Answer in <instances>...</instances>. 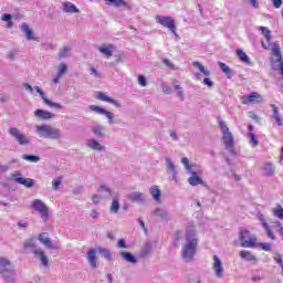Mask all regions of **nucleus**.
Returning <instances> with one entry per match:
<instances>
[{
    "label": "nucleus",
    "mask_w": 283,
    "mask_h": 283,
    "mask_svg": "<svg viewBox=\"0 0 283 283\" xmlns=\"http://www.w3.org/2000/svg\"><path fill=\"white\" fill-rule=\"evenodd\" d=\"M239 255L242 260H247V262H258V256H255L251 251H240Z\"/></svg>",
    "instance_id": "obj_30"
},
{
    "label": "nucleus",
    "mask_w": 283,
    "mask_h": 283,
    "mask_svg": "<svg viewBox=\"0 0 283 283\" xmlns=\"http://www.w3.org/2000/svg\"><path fill=\"white\" fill-rule=\"evenodd\" d=\"M34 129H35V134L40 138H49V140H60L62 136L61 129L52 127L51 125H48V124L35 125Z\"/></svg>",
    "instance_id": "obj_3"
},
{
    "label": "nucleus",
    "mask_w": 283,
    "mask_h": 283,
    "mask_svg": "<svg viewBox=\"0 0 283 283\" xmlns=\"http://www.w3.org/2000/svg\"><path fill=\"white\" fill-rule=\"evenodd\" d=\"M272 3L274 8L280 9L283 6V0H272Z\"/></svg>",
    "instance_id": "obj_58"
},
{
    "label": "nucleus",
    "mask_w": 283,
    "mask_h": 283,
    "mask_svg": "<svg viewBox=\"0 0 283 283\" xmlns=\"http://www.w3.org/2000/svg\"><path fill=\"white\" fill-rule=\"evenodd\" d=\"M192 66L195 67V70L199 71L197 73H193L192 75V78H195V81H202V76H209V70H207L205 65H202L200 62H193Z\"/></svg>",
    "instance_id": "obj_12"
},
{
    "label": "nucleus",
    "mask_w": 283,
    "mask_h": 283,
    "mask_svg": "<svg viewBox=\"0 0 283 283\" xmlns=\"http://www.w3.org/2000/svg\"><path fill=\"white\" fill-rule=\"evenodd\" d=\"M98 216H99L98 211L92 210V212H91V218H93L94 220H96V218H98Z\"/></svg>",
    "instance_id": "obj_62"
},
{
    "label": "nucleus",
    "mask_w": 283,
    "mask_h": 283,
    "mask_svg": "<svg viewBox=\"0 0 283 283\" xmlns=\"http://www.w3.org/2000/svg\"><path fill=\"white\" fill-rule=\"evenodd\" d=\"M163 92H164L165 94H171L172 88H171V86H169V85H167V84H164V86H163Z\"/></svg>",
    "instance_id": "obj_59"
},
{
    "label": "nucleus",
    "mask_w": 283,
    "mask_h": 283,
    "mask_svg": "<svg viewBox=\"0 0 283 283\" xmlns=\"http://www.w3.org/2000/svg\"><path fill=\"white\" fill-rule=\"evenodd\" d=\"M260 30H261L263 36H265V41H268V43H269L271 41V31L266 27H260Z\"/></svg>",
    "instance_id": "obj_48"
},
{
    "label": "nucleus",
    "mask_w": 283,
    "mask_h": 283,
    "mask_svg": "<svg viewBox=\"0 0 283 283\" xmlns=\"http://www.w3.org/2000/svg\"><path fill=\"white\" fill-rule=\"evenodd\" d=\"M101 200H105L102 196H101V193H95V195H93V197H92V202H93V205H101Z\"/></svg>",
    "instance_id": "obj_52"
},
{
    "label": "nucleus",
    "mask_w": 283,
    "mask_h": 283,
    "mask_svg": "<svg viewBox=\"0 0 283 283\" xmlns=\"http://www.w3.org/2000/svg\"><path fill=\"white\" fill-rule=\"evenodd\" d=\"M155 21L156 23H159V25H163V28H167L172 34H177L176 20H174L171 17L157 14L155 15Z\"/></svg>",
    "instance_id": "obj_6"
},
{
    "label": "nucleus",
    "mask_w": 283,
    "mask_h": 283,
    "mask_svg": "<svg viewBox=\"0 0 283 283\" xmlns=\"http://www.w3.org/2000/svg\"><path fill=\"white\" fill-rule=\"evenodd\" d=\"M24 249H29L34 254V251H39L40 249L36 248V240L29 239L24 242Z\"/></svg>",
    "instance_id": "obj_36"
},
{
    "label": "nucleus",
    "mask_w": 283,
    "mask_h": 283,
    "mask_svg": "<svg viewBox=\"0 0 283 283\" xmlns=\"http://www.w3.org/2000/svg\"><path fill=\"white\" fill-rule=\"evenodd\" d=\"M117 247H118L119 249H127V244L125 243V240H123V239H119V240H118Z\"/></svg>",
    "instance_id": "obj_60"
},
{
    "label": "nucleus",
    "mask_w": 283,
    "mask_h": 283,
    "mask_svg": "<svg viewBox=\"0 0 283 283\" xmlns=\"http://www.w3.org/2000/svg\"><path fill=\"white\" fill-rule=\"evenodd\" d=\"M97 193L104 199L107 200V198H112L114 196V191L112 188L107 187V185L102 184L99 188L97 189Z\"/></svg>",
    "instance_id": "obj_20"
},
{
    "label": "nucleus",
    "mask_w": 283,
    "mask_h": 283,
    "mask_svg": "<svg viewBox=\"0 0 283 283\" xmlns=\"http://www.w3.org/2000/svg\"><path fill=\"white\" fill-rule=\"evenodd\" d=\"M260 249H262V251H271L272 245L271 243L268 242H263V243H259Z\"/></svg>",
    "instance_id": "obj_55"
},
{
    "label": "nucleus",
    "mask_w": 283,
    "mask_h": 283,
    "mask_svg": "<svg viewBox=\"0 0 283 283\" xmlns=\"http://www.w3.org/2000/svg\"><path fill=\"white\" fill-rule=\"evenodd\" d=\"M38 240L39 242H41V244L46 247V249H52L53 251L59 250V245H56V243L50 240L49 234L45 232L40 233Z\"/></svg>",
    "instance_id": "obj_13"
},
{
    "label": "nucleus",
    "mask_w": 283,
    "mask_h": 283,
    "mask_svg": "<svg viewBox=\"0 0 283 283\" xmlns=\"http://www.w3.org/2000/svg\"><path fill=\"white\" fill-rule=\"evenodd\" d=\"M175 92H177V96L180 98V101H185V92L182 91V86L179 84H176L175 86Z\"/></svg>",
    "instance_id": "obj_50"
},
{
    "label": "nucleus",
    "mask_w": 283,
    "mask_h": 283,
    "mask_svg": "<svg viewBox=\"0 0 283 283\" xmlns=\"http://www.w3.org/2000/svg\"><path fill=\"white\" fill-rule=\"evenodd\" d=\"M153 216H155L157 220H161L163 222H167V220H169V212L165 208H156L153 211Z\"/></svg>",
    "instance_id": "obj_18"
},
{
    "label": "nucleus",
    "mask_w": 283,
    "mask_h": 283,
    "mask_svg": "<svg viewBox=\"0 0 283 283\" xmlns=\"http://www.w3.org/2000/svg\"><path fill=\"white\" fill-rule=\"evenodd\" d=\"M63 182V177H57L55 179L52 180V189H54V191H56L59 189V187H61Z\"/></svg>",
    "instance_id": "obj_49"
},
{
    "label": "nucleus",
    "mask_w": 283,
    "mask_h": 283,
    "mask_svg": "<svg viewBox=\"0 0 283 283\" xmlns=\"http://www.w3.org/2000/svg\"><path fill=\"white\" fill-rule=\"evenodd\" d=\"M273 214L280 220H283V208L274 209Z\"/></svg>",
    "instance_id": "obj_54"
},
{
    "label": "nucleus",
    "mask_w": 283,
    "mask_h": 283,
    "mask_svg": "<svg viewBox=\"0 0 283 283\" xmlns=\"http://www.w3.org/2000/svg\"><path fill=\"white\" fill-rule=\"evenodd\" d=\"M120 256L126 260V262H129L130 264H137L138 260H136V256L133 255L129 252H120Z\"/></svg>",
    "instance_id": "obj_38"
},
{
    "label": "nucleus",
    "mask_w": 283,
    "mask_h": 283,
    "mask_svg": "<svg viewBox=\"0 0 283 283\" xmlns=\"http://www.w3.org/2000/svg\"><path fill=\"white\" fill-rule=\"evenodd\" d=\"M249 138H250V145L252 147H258V145H260V140H258V137H255V134L253 133H249Z\"/></svg>",
    "instance_id": "obj_46"
},
{
    "label": "nucleus",
    "mask_w": 283,
    "mask_h": 283,
    "mask_svg": "<svg viewBox=\"0 0 283 283\" xmlns=\"http://www.w3.org/2000/svg\"><path fill=\"white\" fill-rule=\"evenodd\" d=\"M31 207L33 210L39 213L41 217V220L45 223L48 220H50V208L43 202L41 199H35L31 202Z\"/></svg>",
    "instance_id": "obj_4"
},
{
    "label": "nucleus",
    "mask_w": 283,
    "mask_h": 283,
    "mask_svg": "<svg viewBox=\"0 0 283 283\" xmlns=\"http://www.w3.org/2000/svg\"><path fill=\"white\" fill-rule=\"evenodd\" d=\"M115 46L113 44H102L98 48V52L106 56V59H109L114 54Z\"/></svg>",
    "instance_id": "obj_22"
},
{
    "label": "nucleus",
    "mask_w": 283,
    "mask_h": 283,
    "mask_svg": "<svg viewBox=\"0 0 283 283\" xmlns=\"http://www.w3.org/2000/svg\"><path fill=\"white\" fill-rule=\"evenodd\" d=\"M203 85H208V87H212L213 86V82H211L209 80V77H206V78H203Z\"/></svg>",
    "instance_id": "obj_61"
},
{
    "label": "nucleus",
    "mask_w": 283,
    "mask_h": 283,
    "mask_svg": "<svg viewBox=\"0 0 283 283\" xmlns=\"http://www.w3.org/2000/svg\"><path fill=\"white\" fill-rule=\"evenodd\" d=\"M218 65H219L221 72H223V74H226L227 78L233 77V71H231V67H229V65H227L223 62H218Z\"/></svg>",
    "instance_id": "obj_35"
},
{
    "label": "nucleus",
    "mask_w": 283,
    "mask_h": 283,
    "mask_svg": "<svg viewBox=\"0 0 283 283\" xmlns=\"http://www.w3.org/2000/svg\"><path fill=\"white\" fill-rule=\"evenodd\" d=\"M23 160H28L29 163H39L41 160V157L35 155H22Z\"/></svg>",
    "instance_id": "obj_45"
},
{
    "label": "nucleus",
    "mask_w": 283,
    "mask_h": 283,
    "mask_svg": "<svg viewBox=\"0 0 283 283\" xmlns=\"http://www.w3.org/2000/svg\"><path fill=\"white\" fill-rule=\"evenodd\" d=\"M138 85H140V87H147V77H145V75L138 76Z\"/></svg>",
    "instance_id": "obj_53"
},
{
    "label": "nucleus",
    "mask_w": 283,
    "mask_h": 283,
    "mask_svg": "<svg viewBox=\"0 0 283 283\" xmlns=\"http://www.w3.org/2000/svg\"><path fill=\"white\" fill-rule=\"evenodd\" d=\"M18 227H20V229H25L28 227V222L20 221V222H18Z\"/></svg>",
    "instance_id": "obj_63"
},
{
    "label": "nucleus",
    "mask_w": 283,
    "mask_h": 283,
    "mask_svg": "<svg viewBox=\"0 0 283 283\" xmlns=\"http://www.w3.org/2000/svg\"><path fill=\"white\" fill-rule=\"evenodd\" d=\"M239 241L243 249H253V247H255V242H258V238L251 234L249 230L243 229L239 233Z\"/></svg>",
    "instance_id": "obj_5"
},
{
    "label": "nucleus",
    "mask_w": 283,
    "mask_h": 283,
    "mask_svg": "<svg viewBox=\"0 0 283 283\" xmlns=\"http://www.w3.org/2000/svg\"><path fill=\"white\" fill-rule=\"evenodd\" d=\"M237 54H238L240 61H242V63H247V65H249V63H250L249 55H247V53H244V51L238 49Z\"/></svg>",
    "instance_id": "obj_42"
},
{
    "label": "nucleus",
    "mask_w": 283,
    "mask_h": 283,
    "mask_svg": "<svg viewBox=\"0 0 283 283\" xmlns=\"http://www.w3.org/2000/svg\"><path fill=\"white\" fill-rule=\"evenodd\" d=\"M198 251V239L196 238V231L187 229L186 231V243L181 250V258L185 262H191Z\"/></svg>",
    "instance_id": "obj_1"
},
{
    "label": "nucleus",
    "mask_w": 283,
    "mask_h": 283,
    "mask_svg": "<svg viewBox=\"0 0 283 283\" xmlns=\"http://www.w3.org/2000/svg\"><path fill=\"white\" fill-rule=\"evenodd\" d=\"M35 92L41 96L44 104L48 105L49 107H54L55 109H63V105H61L60 103L48 99V97L45 96V93L43 92V90H41V87L35 86Z\"/></svg>",
    "instance_id": "obj_15"
},
{
    "label": "nucleus",
    "mask_w": 283,
    "mask_h": 283,
    "mask_svg": "<svg viewBox=\"0 0 283 283\" xmlns=\"http://www.w3.org/2000/svg\"><path fill=\"white\" fill-rule=\"evenodd\" d=\"M213 262L214 275L219 280H222V277H224V266L222 265V261H220V258H218V255H214Z\"/></svg>",
    "instance_id": "obj_14"
},
{
    "label": "nucleus",
    "mask_w": 283,
    "mask_h": 283,
    "mask_svg": "<svg viewBox=\"0 0 283 283\" xmlns=\"http://www.w3.org/2000/svg\"><path fill=\"white\" fill-rule=\"evenodd\" d=\"M96 249H97V253H99V255H102L104 260H107V261L114 260V255L112 254V251H109V249L103 248V247H96Z\"/></svg>",
    "instance_id": "obj_28"
},
{
    "label": "nucleus",
    "mask_w": 283,
    "mask_h": 283,
    "mask_svg": "<svg viewBox=\"0 0 283 283\" xmlns=\"http://www.w3.org/2000/svg\"><path fill=\"white\" fill-rule=\"evenodd\" d=\"M1 21H6L7 28H12L13 23H12V14L10 13H4L1 17Z\"/></svg>",
    "instance_id": "obj_44"
},
{
    "label": "nucleus",
    "mask_w": 283,
    "mask_h": 283,
    "mask_svg": "<svg viewBox=\"0 0 283 283\" xmlns=\"http://www.w3.org/2000/svg\"><path fill=\"white\" fill-rule=\"evenodd\" d=\"M151 243L147 242L145 243V245L142 248L140 252H139V256L145 259V258H149V255H151Z\"/></svg>",
    "instance_id": "obj_32"
},
{
    "label": "nucleus",
    "mask_w": 283,
    "mask_h": 283,
    "mask_svg": "<svg viewBox=\"0 0 283 283\" xmlns=\"http://www.w3.org/2000/svg\"><path fill=\"white\" fill-rule=\"evenodd\" d=\"M127 198L132 201V202H137L138 205H140V202H145V193L143 192H130Z\"/></svg>",
    "instance_id": "obj_26"
},
{
    "label": "nucleus",
    "mask_w": 283,
    "mask_h": 283,
    "mask_svg": "<svg viewBox=\"0 0 283 283\" xmlns=\"http://www.w3.org/2000/svg\"><path fill=\"white\" fill-rule=\"evenodd\" d=\"M62 10L70 14H78L81 12L74 3L67 1L62 3Z\"/></svg>",
    "instance_id": "obj_24"
},
{
    "label": "nucleus",
    "mask_w": 283,
    "mask_h": 283,
    "mask_svg": "<svg viewBox=\"0 0 283 283\" xmlns=\"http://www.w3.org/2000/svg\"><path fill=\"white\" fill-rule=\"evenodd\" d=\"M6 283H14V276H4Z\"/></svg>",
    "instance_id": "obj_64"
},
{
    "label": "nucleus",
    "mask_w": 283,
    "mask_h": 283,
    "mask_svg": "<svg viewBox=\"0 0 283 283\" xmlns=\"http://www.w3.org/2000/svg\"><path fill=\"white\" fill-rule=\"evenodd\" d=\"M24 90H27V92H30V94H32L34 91L36 92V86L32 87V85L24 83L23 84Z\"/></svg>",
    "instance_id": "obj_57"
},
{
    "label": "nucleus",
    "mask_w": 283,
    "mask_h": 283,
    "mask_svg": "<svg viewBox=\"0 0 283 283\" xmlns=\"http://www.w3.org/2000/svg\"><path fill=\"white\" fill-rule=\"evenodd\" d=\"M262 170L265 176H273L275 174V167L271 163L264 164Z\"/></svg>",
    "instance_id": "obj_37"
},
{
    "label": "nucleus",
    "mask_w": 283,
    "mask_h": 283,
    "mask_svg": "<svg viewBox=\"0 0 283 283\" xmlns=\"http://www.w3.org/2000/svg\"><path fill=\"white\" fill-rule=\"evenodd\" d=\"M21 31L25 35L27 41H36V38L34 36V31L30 29V25L28 23H22Z\"/></svg>",
    "instance_id": "obj_23"
},
{
    "label": "nucleus",
    "mask_w": 283,
    "mask_h": 283,
    "mask_svg": "<svg viewBox=\"0 0 283 283\" xmlns=\"http://www.w3.org/2000/svg\"><path fill=\"white\" fill-rule=\"evenodd\" d=\"M97 253H98V251L96 248L90 249L86 252V259H87V262H88L91 269H96V266H97V263H96V254Z\"/></svg>",
    "instance_id": "obj_17"
},
{
    "label": "nucleus",
    "mask_w": 283,
    "mask_h": 283,
    "mask_svg": "<svg viewBox=\"0 0 283 283\" xmlns=\"http://www.w3.org/2000/svg\"><path fill=\"white\" fill-rule=\"evenodd\" d=\"M95 98H97V101H103V103H109L112 101V97L107 96L105 93H98Z\"/></svg>",
    "instance_id": "obj_47"
},
{
    "label": "nucleus",
    "mask_w": 283,
    "mask_h": 283,
    "mask_svg": "<svg viewBox=\"0 0 283 283\" xmlns=\"http://www.w3.org/2000/svg\"><path fill=\"white\" fill-rule=\"evenodd\" d=\"M88 108L92 111V112H95L96 114H99L102 116H106L107 119H108V123L109 125H113L114 124V113L101 107V106H97V105H90Z\"/></svg>",
    "instance_id": "obj_11"
},
{
    "label": "nucleus",
    "mask_w": 283,
    "mask_h": 283,
    "mask_svg": "<svg viewBox=\"0 0 283 283\" xmlns=\"http://www.w3.org/2000/svg\"><path fill=\"white\" fill-rule=\"evenodd\" d=\"M261 224L266 232L268 238H271V240H275V234H273V231H271V227H269V223H266V220H264V217H260Z\"/></svg>",
    "instance_id": "obj_33"
},
{
    "label": "nucleus",
    "mask_w": 283,
    "mask_h": 283,
    "mask_svg": "<svg viewBox=\"0 0 283 283\" xmlns=\"http://www.w3.org/2000/svg\"><path fill=\"white\" fill-rule=\"evenodd\" d=\"M9 134L19 143L20 145H30V138L25 136L19 128L17 127H11L9 128Z\"/></svg>",
    "instance_id": "obj_8"
},
{
    "label": "nucleus",
    "mask_w": 283,
    "mask_h": 283,
    "mask_svg": "<svg viewBox=\"0 0 283 283\" xmlns=\"http://www.w3.org/2000/svg\"><path fill=\"white\" fill-rule=\"evenodd\" d=\"M272 109H273L272 118H274L276 120L277 125L282 126L283 119H282V116H280V111H279L277 106H275L273 104Z\"/></svg>",
    "instance_id": "obj_40"
},
{
    "label": "nucleus",
    "mask_w": 283,
    "mask_h": 283,
    "mask_svg": "<svg viewBox=\"0 0 283 283\" xmlns=\"http://www.w3.org/2000/svg\"><path fill=\"white\" fill-rule=\"evenodd\" d=\"M71 48L65 45L60 50V59H67L70 56Z\"/></svg>",
    "instance_id": "obj_43"
},
{
    "label": "nucleus",
    "mask_w": 283,
    "mask_h": 283,
    "mask_svg": "<svg viewBox=\"0 0 283 283\" xmlns=\"http://www.w3.org/2000/svg\"><path fill=\"white\" fill-rule=\"evenodd\" d=\"M92 132L97 138H103L105 136V127L99 124L94 125Z\"/></svg>",
    "instance_id": "obj_34"
},
{
    "label": "nucleus",
    "mask_w": 283,
    "mask_h": 283,
    "mask_svg": "<svg viewBox=\"0 0 283 283\" xmlns=\"http://www.w3.org/2000/svg\"><path fill=\"white\" fill-rule=\"evenodd\" d=\"M273 260L276 262V264H280L282 266L283 261H282V254L281 253H275L273 256Z\"/></svg>",
    "instance_id": "obj_56"
},
{
    "label": "nucleus",
    "mask_w": 283,
    "mask_h": 283,
    "mask_svg": "<svg viewBox=\"0 0 283 283\" xmlns=\"http://www.w3.org/2000/svg\"><path fill=\"white\" fill-rule=\"evenodd\" d=\"M111 213H116L120 209V203L118 202V196L113 197V201L111 203Z\"/></svg>",
    "instance_id": "obj_41"
},
{
    "label": "nucleus",
    "mask_w": 283,
    "mask_h": 283,
    "mask_svg": "<svg viewBox=\"0 0 283 283\" xmlns=\"http://www.w3.org/2000/svg\"><path fill=\"white\" fill-rule=\"evenodd\" d=\"M149 193H150L151 198L155 200V202H160L161 191L158 186H151L149 188Z\"/></svg>",
    "instance_id": "obj_31"
},
{
    "label": "nucleus",
    "mask_w": 283,
    "mask_h": 283,
    "mask_svg": "<svg viewBox=\"0 0 283 283\" xmlns=\"http://www.w3.org/2000/svg\"><path fill=\"white\" fill-rule=\"evenodd\" d=\"M222 143L224 145V148L229 154H232V156H235L237 150H235V138L233 137V133H224L222 134Z\"/></svg>",
    "instance_id": "obj_7"
},
{
    "label": "nucleus",
    "mask_w": 283,
    "mask_h": 283,
    "mask_svg": "<svg viewBox=\"0 0 283 283\" xmlns=\"http://www.w3.org/2000/svg\"><path fill=\"white\" fill-rule=\"evenodd\" d=\"M33 255H35V258H38V260H40L42 266L48 268L49 260H48V255H45V252H43L41 249L34 250Z\"/></svg>",
    "instance_id": "obj_27"
},
{
    "label": "nucleus",
    "mask_w": 283,
    "mask_h": 283,
    "mask_svg": "<svg viewBox=\"0 0 283 283\" xmlns=\"http://www.w3.org/2000/svg\"><path fill=\"white\" fill-rule=\"evenodd\" d=\"M86 147H88V149H93V151H105V146L94 138L86 140Z\"/></svg>",
    "instance_id": "obj_19"
},
{
    "label": "nucleus",
    "mask_w": 283,
    "mask_h": 283,
    "mask_svg": "<svg viewBox=\"0 0 283 283\" xmlns=\"http://www.w3.org/2000/svg\"><path fill=\"white\" fill-rule=\"evenodd\" d=\"M35 118H39L40 120H51V118H54L53 113H50L45 109L38 108L34 112Z\"/></svg>",
    "instance_id": "obj_21"
},
{
    "label": "nucleus",
    "mask_w": 283,
    "mask_h": 283,
    "mask_svg": "<svg viewBox=\"0 0 283 283\" xmlns=\"http://www.w3.org/2000/svg\"><path fill=\"white\" fill-rule=\"evenodd\" d=\"M181 165H184L186 171L190 174L188 182L191 185V187H198V185H202L203 180L200 177L202 175V168H200V166L190 163L189 158L187 157L181 158Z\"/></svg>",
    "instance_id": "obj_2"
},
{
    "label": "nucleus",
    "mask_w": 283,
    "mask_h": 283,
    "mask_svg": "<svg viewBox=\"0 0 283 283\" xmlns=\"http://www.w3.org/2000/svg\"><path fill=\"white\" fill-rule=\"evenodd\" d=\"M13 180L18 185H23L28 189H30V187H34V180L30 178L17 177V175H13Z\"/></svg>",
    "instance_id": "obj_25"
},
{
    "label": "nucleus",
    "mask_w": 283,
    "mask_h": 283,
    "mask_svg": "<svg viewBox=\"0 0 283 283\" xmlns=\"http://www.w3.org/2000/svg\"><path fill=\"white\" fill-rule=\"evenodd\" d=\"M107 6H114L115 8H132L129 2H126L125 0H104Z\"/></svg>",
    "instance_id": "obj_29"
},
{
    "label": "nucleus",
    "mask_w": 283,
    "mask_h": 283,
    "mask_svg": "<svg viewBox=\"0 0 283 283\" xmlns=\"http://www.w3.org/2000/svg\"><path fill=\"white\" fill-rule=\"evenodd\" d=\"M0 273L2 274L10 273L11 275H14V271H12V262L1 256H0Z\"/></svg>",
    "instance_id": "obj_16"
},
{
    "label": "nucleus",
    "mask_w": 283,
    "mask_h": 283,
    "mask_svg": "<svg viewBox=\"0 0 283 283\" xmlns=\"http://www.w3.org/2000/svg\"><path fill=\"white\" fill-rule=\"evenodd\" d=\"M217 124L220 128L221 134H228L229 132H231L229 129V126H227V122L222 120L221 117H217Z\"/></svg>",
    "instance_id": "obj_39"
},
{
    "label": "nucleus",
    "mask_w": 283,
    "mask_h": 283,
    "mask_svg": "<svg viewBox=\"0 0 283 283\" xmlns=\"http://www.w3.org/2000/svg\"><path fill=\"white\" fill-rule=\"evenodd\" d=\"M243 105H258V103H262V95L258 92H252L249 95H243L241 97Z\"/></svg>",
    "instance_id": "obj_9"
},
{
    "label": "nucleus",
    "mask_w": 283,
    "mask_h": 283,
    "mask_svg": "<svg viewBox=\"0 0 283 283\" xmlns=\"http://www.w3.org/2000/svg\"><path fill=\"white\" fill-rule=\"evenodd\" d=\"M166 171L171 176L174 182L178 184V167H176V164L169 157H166Z\"/></svg>",
    "instance_id": "obj_10"
},
{
    "label": "nucleus",
    "mask_w": 283,
    "mask_h": 283,
    "mask_svg": "<svg viewBox=\"0 0 283 283\" xmlns=\"http://www.w3.org/2000/svg\"><path fill=\"white\" fill-rule=\"evenodd\" d=\"M67 72V65L65 63H61L57 70V75L63 77V74Z\"/></svg>",
    "instance_id": "obj_51"
}]
</instances>
